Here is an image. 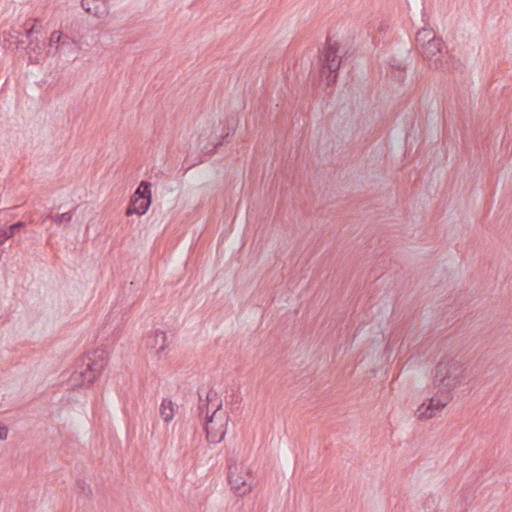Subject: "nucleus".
<instances>
[{
	"label": "nucleus",
	"instance_id": "1",
	"mask_svg": "<svg viewBox=\"0 0 512 512\" xmlns=\"http://www.w3.org/2000/svg\"><path fill=\"white\" fill-rule=\"evenodd\" d=\"M462 357L445 356L436 366L433 384L439 391L450 392L465 378Z\"/></svg>",
	"mask_w": 512,
	"mask_h": 512
},
{
	"label": "nucleus",
	"instance_id": "2",
	"mask_svg": "<svg viewBox=\"0 0 512 512\" xmlns=\"http://www.w3.org/2000/svg\"><path fill=\"white\" fill-rule=\"evenodd\" d=\"M82 364L72 374V380L81 385L93 383L102 373L108 362L105 350L96 349L85 354L81 360Z\"/></svg>",
	"mask_w": 512,
	"mask_h": 512
},
{
	"label": "nucleus",
	"instance_id": "3",
	"mask_svg": "<svg viewBox=\"0 0 512 512\" xmlns=\"http://www.w3.org/2000/svg\"><path fill=\"white\" fill-rule=\"evenodd\" d=\"M228 421L229 416L226 412L221 411L220 403L210 417L205 420L206 438L210 443L218 444L223 440L227 432Z\"/></svg>",
	"mask_w": 512,
	"mask_h": 512
},
{
	"label": "nucleus",
	"instance_id": "4",
	"mask_svg": "<svg viewBox=\"0 0 512 512\" xmlns=\"http://www.w3.org/2000/svg\"><path fill=\"white\" fill-rule=\"evenodd\" d=\"M444 45L442 39L433 36L427 43L422 44L420 53L423 58L429 62V66L434 69H445L447 64V55L443 51Z\"/></svg>",
	"mask_w": 512,
	"mask_h": 512
},
{
	"label": "nucleus",
	"instance_id": "5",
	"mask_svg": "<svg viewBox=\"0 0 512 512\" xmlns=\"http://www.w3.org/2000/svg\"><path fill=\"white\" fill-rule=\"evenodd\" d=\"M151 183L141 181L136 191L130 199V203L126 209V215L137 214L139 216L145 214L151 205Z\"/></svg>",
	"mask_w": 512,
	"mask_h": 512
},
{
	"label": "nucleus",
	"instance_id": "6",
	"mask_svg": "<svg viewBox=\"0 0 512 512\" xmlns=\"http://www.w3.org/2000/svg\"><path fill=\"white\" fill-rule=\"evenodd\" d=\"M338 46L337 43H332L329 39L327 41V46L325 47L322 54V74L326 75L327 82L330 85L331 83H335L337 78V71L340 68L341 61L337 58Z\"/></svg>",
	"mask_w": 512,
	"mask_h": 512
},
{
	"label": "nucleus",
	"instance_id": "7",
	"mask_svg": "<svg viewBox=\"0 0 512 512\" xmlns=\"http://www.w3.org/2000/svg\"><path fill=\"white\" fill-rule=\"evenodd\" d=\"M442 395L440 397L433 396L429 399V403H423L417 409V417L420 420L430 419L436 415L437 412L441 411L449 402V392L440 391Z\"/></svg>",
	"mask_w": 512,
	"mask_h": 512
},
{
	"label": "nucleus",
	"instance_id": "8",
	"mask_svg": "<svg viewBox=\"0 0 512 512\" xmlns=\"http://www.w3.org/2000/svg\"><path fill=\"white\" fill-rule=\"evenodd\" d=\"M228 482L231 486V489L238 496H244L251 491V486L246 483L245 478L237 473L236 464L234 466H229Z\"/></svg>",
	"mask_w": 512,
	"mask_h": 512
},
{
	"label": "nucleus",
	"instance_id": "9",
	"mask_svg": "<svg viewBox=\"0 0 512 512\" xmlns=\"http://www.w3.org/2000/svg\"><path fill=\"white\" fill-rule=\"evenodd\" d=\"M146 347L150 350L155 351L159 354L164 351L167 347V335L166 332L160 329H156L151 332L146 339Z\"/></svg>",
	"mask_w": 512,
	"mask_h": 512
},
{
	"label": "nucleus",
	"instance_id": "10",
	"mask_svg": "<svg viewBox=\"0 0 512 512\" xmlns=\"http://www.w3.org/2000/svg\"><path fill=\"white\" fill-rule=\"evenodd\" d=\"M202 394H203V390L199 389V391H198V395H199V406H198L199 416L200 417L205 416V420H207L210 417L209 409H208L209 403L214 401V400H216L217 393L214 390L210 389L209 391L206 392V399L205 400L202 399Z\"/></svg>",
	"mask_w": 512,
	"mask_h": 512
},
{
	"label": "nucleus",
	"instance_id": "11",
	"mask_svg": "<svg viewBox=\"0 0 512 512\" xmlns=\"http://www.w3.org/2000/svg\"><path fill=\"white\" fill-rule=\"evenodd\" d=\"M160 416L162 419L169 423L175 414V404L170 399H163L160 405Z\"/></svg>",
	"mask_w": 512,
	"mask_h": 512
},
{
	"label": "nucleus",
	"instance_id": "12",
	"mask_svg": "<svg viewBox=\"0 0 512 512\" xmlns=\"http://www.w3.org/2000/svg\"><path fill=\"white\" fill-rule=\"evenodd\" d=\"M24 226V222L18 221L7 228L0 229V246L3 245L7 239L12 238Z\"/></svg>",
	"mask_w": 512,
	"mask_h": 512
},
{
	"label": "nucleus",
	"instance_id": "13",
	"mask_svg": "<svg viewBox=\"0 0 512 512\" xmlns=\"http://www.w3.org/2000/svg\"><path fill=\"white\" fill-rule=\"evenodd\" d=\"M81 6L87 13L96 17H100L104 13L100 0H82Z\"/></svg>",
	"mask_w": 512,
	"mask_h": 512
},
{
	"label": "nucleus",
	"instance_id": "14",
	"mask_svg": "<svg viewBox=\"0 0 512 512\" xmlns=\"http://www.w3.org/2000/svg\"><path fill=\"white\" fill-rule=\"evenodd\" d=\"M434 35L432 29L422 28L416 34V46L418 49L422 48V44L427 43Z\"/></svg>",
	"mask_w": 512,
	"mask_h": 512
},
{
	"label": "nucleus",
	"instance_id": "15",
	"mask_svg": "<svg viewBox=\"0 0 512 512\" xmlns=\"http://www.w3.org/2000/svg\"><path fill=\"white\" fill-rule=\"evenodd\" d=\"M47 217L50 218L56 224L69 223L72 220V213L65 212L62 214H55V215L49 214Z\"/></svg>",
	"mask_w": 512,
	"mask_h": 512
},
{
	"label": "nucleus",
	"instance_id": "16",
	"mask_svg": "<svg viewBox=\"0 0 512 512\" xmlns=\"http://www.w3.org/2000/svg\"><path fill=\"white\" fill-rule=\"evenodd\" d=\"M76 489L80 494H83L86 498L92 495L91 487L84 480H77Z\"/></svg>",
	"mask_w": 512,
	"mask_h": 512
},
{
	"label": "nucleus",
	"instance_id": "17",
	"mask_svg": "<svg viewBox=\"0 0 512 512\" xmlns=\"http://www.w3.org/2000/svg\"><path fill=\"white\" fill-rule=\"evenodd\" d=\"M450 58L449 56H447V59ZM463 69H464V66L463 64L461 63L460 60H455L453 59L451 63H449L447 61V64H446V68L443 69L444 71H449V72H460L462 73L463 72Z\"/></svg>",
	"mask_w": 512,
	"mask_h": 512
},
{
	"label": "nucleus",
	"instance_id": "18",
	"mask_svg": "<svg viewBox=\"0 0 512 512\" xmlns=\"http://www.w3.org/2000/svg\"><path fill=\"white\" fill-rule=\"evenodd\" d=\"M76 40L70 38L67 35H63V38L61 40V44L56 47V50L59 49H71L76 45Z\"/></svg>",
	"mask_w": 512,
	"mask_h": 512
},
{
	"label": "nucleus",
	"instance_id": "19",
	"mask_svg": "<svg viewBox=\"0 0 512 512\" xmlns=\"http://www.w3.org/2000/svg\"><path fill=\"white\" fill-rule=\"evenodd\" d=\"M436 503H437V498L435 496L430 495L425 500L423 507L425 509H428L430 512H432V511H435Z\"/></svg>",
	"mask_w": 512,
	"mask_h": 512
},
{
	"label": "nucleus",
	"instance_id": "20",
	"mask_svg": "<svg viewBox=\"0 0 512 512\" xmlns=\"http://www.w3.org/2000/svg\"><path fill=\"white\" fill-rule=\"evenodd\" d=\"M62 38H63V33L62 32H60V31L52 32V34L50 36V39H49L50 45L51 46L53 44H57V46L60 45Z\"/></svg>",
	"mask_w": 512,
	"mask_h": 512
},
{
	"label": "nucleus",
	"instance_id": "21",
	"mask_svg": "<svg viewBox=\"0 0 512 512\" xmlns=\"http://www.w3.org/2000/svg\"><path fill=\"white\" fill-rule=\"evenodd\" d=\"M232 132H234V124L228 122L226 128L224 129V135L222 138L228 137Z\"/></svg>",
	"mask_w": 512,
	"mask_h": 512
},
{
	"label": "nucleus",
	"instance_id": "22",
	"mask_svg": "<svg viewBox=\"0 0 512 512\" xmlns=\"http://www.w3.org/2000/svg\"><path fill=\"white\" fill-rule=\"evenodd\" d=\"M8 428L0 425V440H6L8 437Z\"/></svg>",
	"mask_w": 512,
	"mask_h": 512
},
{
	"label": "nucleus",
	"instance_id": "23",
	"mask_svg": "<svg viewBox=\"0 0 512 512\" xmlns=\"http://www.w3.org/2000/svg\"><path fill=\"white\" fill-rule=\"evenodd\" d=\"M222 145V141H218L212 148L204 147L203 151H205L206 154L213 153L218 146Z\"/></svg>",
	"mask_w": 512,
	"mask_h": 512
},
{
	"label": "nucleus",
	"instance_id": "24",
	"mask_svg": "<svg viewBox=\"0 0 512 512\" xmlns=\"http://www.w3.org/2000/svg\"><path fill=\"white\" fill-rule=\"evenodd\" d=\"M40 30H35V24L31 26L30 28L26 29L25 35L27 38H29L33 33H39Z\"/></svg>",
	"mask_w": 512,
	"mask_h": 512
},
{
	"label": "nucleus",
	"instance_id": "25",
	"mask_svg": "<svg viewBox=\"0 0 512 512\" xmlns=\"http://www.w3.org/2000/svg\"><path fill=\"white\" fill-rule=\"evenodd\" d=\"M391 66L393 68H397L398 70H401L404 68L400 63H392Z\"/></svg>",
	"mask_w": 512,
	"mask_h": 512
}]
</instances>
